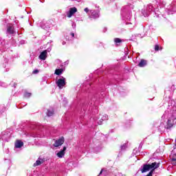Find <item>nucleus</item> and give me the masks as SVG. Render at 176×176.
<instances>
[{"mask_svg":"<svg viewBox=\"0 0 176 176\" xmlns=\"http://www.w3.org/2000/svg\"><path fill=\"white\" fill-rule=\"evenodd\" d=\"M173 120L170 118V120H168V122H167V124H168V127H173V122H171Z\"/></svg>","mask_w":176,"mask_h":176,"instance_id":"nucleus-17","label":"nucleus"},{"mask_svg":"<svg viewBox=\"0 0 176 176\" xmlns=\"http://www.w3.org/2000/svg\"><path fill=\"white\" fill-rule=\"evenodd\" d=\"M43 163V160L41 158H38L36 162L34 164V167H36V166H41V164Z\"/></svg>","mask_w":176,"mask_h":176,"instance_id":"nucleus-10","label":"nucleus"},{"mask_svg":"<svg viewBox=\"0 0 176 176\" xmlns=\"http://www.w3.org/2000/svg\"><path fill=\"white\" fill-rule=\"evenodd\" d=\"M63 144H64V138L62 137L55 141V142L54 144V146L55 148H58V146H61V145H63Z\"/></svg>","mask_w":176,"mask_h":176,"instance_id":"nucleus-7","label":"nucleus"},{"mask_svg":"<svg viewBox=\"0 0 176 176\" xmlns=\"http://www.w3.org/2000/svg\"><path fill=\"white\" fill-rule=\"evenodd\" d=\"M160 166V163L153 162L151 164L144 165L142 169L141 170L142 173H146L149 171V170H155L156 168H159Z\"/></svg>","mask_w":176,"mask_h":176,"instance_id":"nucleus-1","label":"nucleus"},{"mask_svg":"<svg viewBox=\"0 0 176 176\" xmlns=\"http://www.w3.org/2000/svg\"><path fill=\"white\" fill-rule=\"evenodd\" d=\"M7 32L9 34H14V29L12 26H9L7 29Z\"/></svg>","mask_w":176,"mask_h":176,"instance_id":"nucleus-14","label":"nucleus"},{"mask_svg":"<svg viewBox=\"0 0 176 176\" xmlns=\"http://www.w3.org/2000/svg\"><path fill=\"white\" fill-rule=\"evenodd\" d=\"M114 42L116 44L120 43L122 42V39H120L119 38H114Z\"/></svg>","mask_w":176,"mask_h":176,"instance_id":"nucleus-18","label":"nucleus"},{"mask_svg":"<svg viewBox=\"0 0 176 176\" xmlns=\"http://www.w3.org/2000/svg\"><path fill=\"white\" fill-rule=\"evenodd\" d=\"M56 85L59 89H63L67 82H65V78L62 77L56 80Z\"/></svg>","mask_w":176,"mask_h":176,"instance_id":"nucleus-3","label":"nucleus"},{"mask_svg":"<svg viewBox=\"0 0 176 176\" xmlns=\"http://www.w3.org/2000/svg\"><path fill=\"white\" fill-rule=\"evenodd\" d=\"M23 145H24V143H23V142H21L20 140H17L15 142V148H21V146H23Z\"/></svg>","mask_w":176,"mask_h":176,"instance_id":"nucleus-12","label":"nucleus"},{"mask_svg":"<svg viewBox=\"0 0 176 176\" xmlns=\"http://www.w3.org/2000/svg\"><path fill=\"white\" fill-rule=\"evenodd\" d=\"M40 26L43 30H49L52 27V21H43L41 22Z\"/></svg>","mask_w":176,"mask_h":176,"instance_id":"nucleus-2","label":"nucleus"},{"mask_svg":"<svg viewBox=\"0 0 176 176\" xmlns=\"http://www.w3.org/2000/svg\"><path fill=\"white\" fill-rule=\"evenodd\" d=\"M24 97H25L26 98L31 97V93H28V92L25 93Z\"/></svg>","mask_w":176,"mask_h":176,"instance_id":"nucleus-19","label":"nucleus"},{"mask_svg":"<svg viewBox=\"0 0 176 176\" xmlns=\"http://www.w3.org/2000/svg\"><path fill=\"white\" fill-rule=\"evenodd\" d=\"M147 62L145 59H142L138 64V67L140 68H144V67L146 66Z\"/></svg>","mask_w":176,"mask_h":176,"instance_id":"nucleus-9","label":"nucleus"},{"mask_svg":"<svg viewBox=\"0 0 176 176\" xmlns=\"http://www.w3.org/2000/svg\"><path fill=\"white\" fill-rule=\"evenodd\" d=\"M153 170H151V172L147 175V176H151L153 174Z\"/></svg>","mask_w":176,"mask_h":176,"instance_id":"nucleus-20","label":"nucleus"},{"mask_svg":"<svg viewBox=\"0 0 176 176\" xmlns=\"http://www.w3.org/2000/svg\"><path fill=\"white\" fill-rule=\"evenodd\" d=\"M170 157L172 160V164L176 166V154H171Z\"/></svg>","mask_w":176,"mask_h":176,"instance_id":"nucleus-11","label":"nucleus"},{"mask_svg":"<svg viewBox=\"0 0 176 176\" xmlns=\"http://www.w3.org/2000/svg\"><path fill=\"white\" fill-rule=\"evenodd\" d=\"M162 118V119H166V115L164 114Z\"/></svg>","mask_w":176,"mask_h":176,"instance_id":"nucleus-26","label":"nucleus"},{"mask_svg":"<svg viewBox=\"0 0 176 176\" xmlns=\"http://www.w3.org/2000/svg\"><path fill=\"white\" fill-rule=\"evenodd\" d=\"M72 27H74V28H75V27H76V24H75V23H73Z\"/></svg>","mask_w":176,"mask_h":176,"instance_id":"nucleus-24","label":"nucleus"},{"mask_svg":"<svg viewBox=\"0 0 176 176\" xmlns=\"http://www.w3.org/2000/svg\"><path fill=\"white\" fill-rule=\"evenodd\" d=\"M63 45H65V42H63Z\"/></svg>","mask_w":176,"mask_h":176,"instance_id":"nucleus-29","label":"nucleus"},{"mask_svg":"<svg viewBox=\"0 0 176 176\" xmlns=\"http://www.w3.org/2000/svg\"><path fill=\"white\" fill-rule=\"evenodd\" d=\"M89 17L91 19H98L100 17V12L98 10H91Z\"/></svg>","mask_w":176,"mask_h":176,"instance_id":"nucleus-4","label":"nucleus"},{"mask_svg":"<svg viewBox=\"0 0 176 176\" xmlns=\"http://www.w3.org/2000/svg\"><path fill=\"white\" fill-rule=\"evenodd\" d=\"M78 12V9L75 7L71 8L69 10V12H67V16L70 19V17H72L74 14H75Z\"/></svg>","mask_w":176,"mask_h":176,"instance_id":"nucleus-6","label":"nucleus"},{"mask_svg":"<svg viewBox=\"0 0 176 176\" xmlns=\"http://www.w3.org/2000/svg\"><path fill=\"white\" fill-rule=\"evenodd\" d=\"M121 148L124 149V146H121Z\"/></svg>","mask_w":176,"mask_h":176,"instance_id":"nucleus-28","label":"nucleus"},{"mask_svg":"<svg viewBox=\"0 0 176 176\" xmlns=\"http://www.w3.org/2000/svg\"><path fill=\"white\" fill-rule=\"evenodd\" d=\"M71 36L74 38V36H75V34L74 33H71Z\"/></svg>","mask_w":176,"mask_h":176,"instance_id":"nucleus-25","label":"nucleus"},{"mask_svg":"<svg viewBox=\"0 0 176 176\" xmlns=\"http://www.w3.org/2000/svg\"><path fill=\"white\" fill-rule=\"evenodd\" d=\"M54 113V111H53V109H49L47 110V116H53V114Z\"/></svg>","mask_w":176,"mask_h":176,"instance_id":"nucleus-16","label":"nucleus"},{"mask_svg":"<svg viewBox=\"0 0 176 176\" xmlns=\"http://www.w3.org/2000/svg\"><path fill=\"white\" fill-rule=\"evenodd\" d=\"M104 120H108V116L104 114L102 116V117L101 118L100 122H98V124H101V123H102V122H104Z\"/></svg>","mask_w":176,"mask_h":176,"instance_id":"nucleus-13","label":"nucleus"},{"mask_svg":"<svg viewBox=\"0 0 176 176\" xmlns=\"http://www.w3.org/2000/svg\"><path fill=\"white\" fill-rule=\"evenodd\" d=\"M155 50L156 52H157V50H159V45H155Z\"/></svg>","mask_w":176,"mask_h":176,"instance_id":"nucleus-21","label":"nucleus"},{"mask_svg":"<svg viewBox=\"0 0 176 176\" xmlns=\"http://www.w3.org/2000/svg\"><path fill=\"white\" fill-rule=\"evenodd\" d=\"M84 11L86 12L87 13H89V12L88 8H85Z\"/></svg>","mask_w":176,"mask_h":176,"instance_id":"nucleus-22","label":"nucleus"},{"mask_svg":"<svg viewBox=\"0 0 176 176\" xmlns=\"http://www.w3.org/2000/svg\"><path fill=\"white\" fill-rule=\"evenodd\" d=\"M64 72V69H57L55 70L56 75H61Z\"/></svg>","mask_w":176,"mask_h":176,"instance_id":"nucleus-15","label":"nucleus"},{"mask_svg":"<svg viewBox=\"0 0 176 176\" xmlns=\"http://www.w3.org/2000/svg\"><path fill=\"white\" fill-rule=\"evenodd\" d=\"M67 151V147L64 146L63 150H60L59 151H56L57 157H59V159H62L64 156H65V151Z\"/></svg>","mask_w":176,"mask_h":176,"instance_id":"nucleus-5","label":"nucleus"},{"mask_svg":"<svg viewBox=\"0 0 176 176\" xmlns=\"http://www.w3.org/2000/svg\"><path fill=\"white\" fill-rule=\"evenodd\" d=\"M38 72H39L38 70H34V71H33V74H38Z\"/></svg>","mask_w":176,"mask_h":176,"instance_id":"nucleus-23","label":"nucleus"},{"mask_svg":"<svg viewBox=\"0 0 176 176\" xmlns=\"http://www.w3.org/2000/svg\"><path fill=\"white\" fill-rule=\"evenodd\" d=\"M101 174H102V170L100 171L99 175H101Z\"/></svg>","mask_w":176,"mask_h":176,"instance_id":"nucleus-27","label":"nucleus"},{"mask_svg":"<svg viewBox=\"0 0 176 176\" xmlns=\"http://www.w3.org/2000/svg\"><path fill=\"white\" fill-rule=\"evenodd\" d=\"M47 57V50H44L41 53V54L38 56V58H40V60H46Z\"/></svg>","mask_w":176,"mask_h":176,"instance_id":"nucleus-8","label":"nucleus"}]
</instances>
